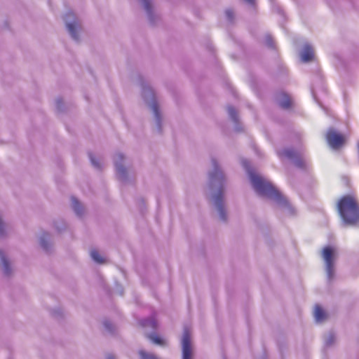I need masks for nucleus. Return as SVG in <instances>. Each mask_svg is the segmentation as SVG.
I'll return each instance as SVG.
<instances>
[{
  "mask_svg": "<svg viewBox=\"0 0 359 359\" xmlns=\"http://www.w3.org/2000/svg\"><path fill=\"white\" fill-rule=\"evenodd\" d=\"M242 164L246 170L255 192L260 196L273 201L288 215L294 213V208L287 199L266 179L255 174L250 168V162L243 160Z\"/></svg>",
  "mask_w": 359,
  "mask_h": 359,
  "instance_id": "obj_1",
  "label": "nucleus"
},
{
  "mask_svg": "<svg viewBox=\"0 0 359 359\" xmlns=\"http://www.w3.org/2000/svg\"><path fill=\"white\" fill-rule=\"evenodd\" d=\"M212 170L208 173L210 200L217 210L220 220L226 222L227 215L224 201V175L215 158L211 160Z\"/></svg>",
  "mask_w": 359,
  "mask_h": 359,
  "instance_id": "obj_2",
  "label": "nucleus"
},
{
  "mask_svg": "<svg viewBox=\"0 0 359 359\" xmlns=\"http://www.w3.org/2000/svg\"><path fill=\"white\" fill-rule=\"evenodd\" d=\"M337 208L346 224H354L359 220V206L353 197L343 196L337 203Z\"/></svg>",
  "mask_w": 359,
  "mask_h": 359,
  "instance_id": "obj_3",
  "label": "nucleus"
},
{
  "mask_svg": "<svg viewBox=\"0 0 359 359\" xmlns=\"http://www.w3.org/2000/svg\"><path fill=\"white\" fill-rule=\"evenodd\" d=\"M142 94L144 102L151 108L155 118L156 128L161 132V116L153 89L147 84L142 83Z\"/></svg>",
  "mask_w": 359,
  "mask_h": 359,
  "instance_id": "obj_4",
  "label": "nucleus"
},
{
  "mask_svg": "<svg viewBox=\"0 0 359 359\" xmlns=\"http://www.w3.org/2000/svg\"><path fill=\"white\" fill-rule=\"evenodd\" d=\"M277 154L280 159L287 158L290 160L296 167L300 169H306L307 163L300 151L292 148H286L278 150Z\"/></svg>",
  "mask_w": 359,
  "mask_h": 359,
  "instance_id": "obj_5",
  "label": "nucleus"
},
{
  "mask_svg": "<svg viewBox=\"0 0 359 359\" xmlns=\"http://www.w3.org/2000/svg\"><path fill=\"white\" fill-rule=\"evenodd\" d=\"M64 21L72 39L79 41V31L81 29V24L76 15L72 11H68L64 16Z\"/></svg>",
  "mask_w": 359,
  "mask_h": 359,
  "instance_id": "obj_6",
  "label": "nucleus"
},
{
  "mask_svg": "<svg viewBox=\"0 0 359 359\" xmlns=\"http://www.w3.org/2000/svg\"><path fill=\"white\" fill-rule=\"evenodd\" d=\"M334 250L327 246L323 249V258L325 262V271L328 281H332L334 277V269L333 263Z\"/></svg>",
  "mask_w": 359,
  "mask_h": 359,
  "instance_id": "obj_7",
  "label": "nucleus"
},
{
  "mask_svg": "<svg viewBox=\"0 0 359 359\" xmlns=\"http://www.w3.org/2000/svg\"><path fill=\"white\" fill-rule=\"evenodd\" d=\"M125 156L121 153H116L114 157V165L116 168V176L118 179L125 182L127 181V170L123 166Z\"/></svg>",
  "mask_w": 359,
  "mask_h": 359,
  "instance_id": "obj_8",
  "label": "nucleus"
},
{
  "mask_svg": "<svg viewBox=\"0 0 359 359\" xmlns=\"http://www.w3.org/2000/svg\"><path fill=\"white\" fill-rule=\"evenodd\" d=\"M326 139L328 144L334 149H339L344 142L343 136L338 133L334 128H330L328 130Z\"/></svg>",
  "mask_w": 359,
  "mask_h": 359,
  "instance_id": "obj_9",
  "label": "nucleus"
},
{
  "mask_svg": "<svg viewBox=\"0 0 359 359\" xmlns=\"http://www.w3.org/2000/svg\"><path fill=\"white\" fill-rule=\"evenodd\" d=\"M182 359H192V348L191 344V335L189 330L185 327L182 339Z\"/></svg>",
  "mask_w": 359,
  "mask_h": 359,
  "instance_id": "obj_10",
  "label": "nucleus"
},
{
  "mask_svg": "<svg viewBox=\"0 0 359 359\" xmlns=\"http://www.w3.org/2000/svg\"><path fill=\"white\" fill-rule=\"evenodd\" d=\"M313 49L312 46L308 43H306L300 53L301 60L303 62H308L313 59Z\"/></svg>",
  "mask_w": 359,
  "mask_h": 359,
  "instance_id": "obj_11",
  "label": "nucleus"
},
{
  "mask_svg": "<svg viewBox=\"0 0 359 359\" xmlns=\"http://www.w3.org/2000/svg\"><path fill=\"white\" fill-rule=\"evenodd\" d=\"M276 100L283 109H288L291 104V100L288 95L285 93H279L276 95Z\"/></svg>",
  "mask_w": 359,
  "mask_h": 359,
  "instance_id": "obj_12",
  "label": "nucleus"
},
{
  "mask_svg": "<svg viewBox=\"0 0 359 359\" xmlns=\"http://www.w3.org/2000/svg\"><path fill=\"white\" fill-rule=\"evenodd\" d=\"M147 13L149 20L151 24L155 22L154 21V14L153 13L152 6L150 2V0H140Z\"/></svg>",
  "mask_w": 359,
  "mask_h": 359,
  "instance_id": "obj_13",
  "label": "nucleus"
},
{
  "mask_svg": "<svg viewBox=\"0 0 359 359\" xmlns=\"http://www.w3.org/2000/svg\"><path fill=\"white\" fill-rule=\"evenodd\" d=\"M50 238L48 233H43L39 238L40 245L46 252H49L50 250Z\"/></svg>",
  "mask_w": 359,
  "mask_h": 359,
  "instance_id": "obj_14",
  "label": "nucleus"
},
{
  "mask_svg": "<svg viewBox=\"0 0 359 359\" xmlns=\"http://www.w3.org/2000/svg\"><path fill=\"white\" fill-rule=\"evenodd\" d=\"M0 259L3 266V271L6 276H9L11 273L9 262L6 257L4 252L0 249Z\"/></svg>",
  "mask_w": 359,
  "mask_h": 359,
  "instance_id": "obj_15",
  "label": "nucleus"
},
{
  "mask_svg": "<svg viewBox=\"0 0 359 359\" xmlns=\"http://www.w3.org/2000/svg\"><path fill=\"white\" fill-rule=\"evenodd\" d=\"M72 201V207L78 216H81L83 213V205L79 203V201L74 196L71 198Z\"/></svg>",
  "mask_w": 359,
  "mask_h": 359,
  "instance_id": "obj_16",
  "label": "nucleus"
},
{
  "mask_svg": "<svg viewBox=\"0 0 359 359\" xmlns=\"http://www.w3.org/2000/svg\"><path fill=\"white\" fill-rule=\"evenodd\" d=\"M314 317L316 322H321L325 317L324 311L319 305L315 306Z\"/></svg>",
  "mask_w": 359,
  "mask_h": 359,
  "instance_id": "obj_17",
  "label": "nucleus"
},
{
  "mask_svg": "<svg viewBox=\"0 0 359 359\" xmlns=\"http://www.w3.org/2000/svg\"><path fill=\"white\" fill-rule=\"evenodd\" d=\"M141 325L143 327H149L152 329L157 327V322L154 318L142 319L141 320Z\"/></svg>",
  "mask_w": 359,
  "mask_h": 359,
  "instance_id": "obj_18",
  "label": "nucleus"
},
{
  "mask_svg": "<svg viewBox=\"0 0 359 359\" xmlns=\"http://www.w3.org/2000/svg\"><path fill=\"white\" fill-rule=\"evenodd\" d=\"M227 111L231 119L235 123L236 125H237L238 123V118L236 110L232 106H229L227 107Z\"/></svg>",
  "mask_w": 359,
  "mask_h": 359,
  "instance_id": "obj_19",
  "label": "nucleus"
},
{
  "mask_svg": "<svg viewBox=\"0 0 359 359\" xmlns=\"http://www.w3.org/2000/svg\"><path fill=\"white\" fill-rule=\"evenodd\" d=\"M335 341V336L332 332H330L324 339L325 346L326 347L331 346Z\"/></svg>",
  "mask_w": 359,
  "mask_h": 359,
  "instance_id": "obj_20",
  "label": "nucleus"
},
{
  "mask_svg": "<svg viewBox=\"0 0 359 359\" xmlns=\"http://www.w3.org/2000/svg\"><path fill=\"white\" fill-rule=\"evenodd\" d=\"M90 257L94 262L98 264H102L104 262V259L96 250H92L90 251Z\"/></svg>",
  "mask_w": 359,
  "mask_h": 359,
  "instance_id": "obj_21",
  "label": "nucleus"
},
{
  "mask_svg": "<svg viewBox=\"0 0 359 359\" xmlns=\"http://www.w3.org/2000/svg\"><path fill=\"white\" fill-rule=\"evenodd\" d=\"M90 161L92 165L97 169L101 168V165L99 161L93 156L92 153H88Z\"/></svg>",
  "mask_w": 359,
  "mask_h": 359,
  "instance_id": "obj_22",
  "label": "nucleus"
},
{
  "mask_svg": "<svg viewBox=\"0 0 359 359\" xmlns=\"http://www.w3.org/2000/svg\"><path fill=\"white\" fill-rule=\"evenodd\" d=\"M103 325H104L105 330L107 332H109V333H113L114 332V326L113 323L110 320H105L103 322Z\"/></svg>",
  "mask_w": 359,
  "mask_h": 359,
  "instance_id": "obj_23",
  "label": "nucleus"
},
{
  "mask_svg": "<svg viewBox=\"0 0 359 359\" xmlns=\"http://www.w3.org/2000/svg\"><path fill=\"white\" fill-rule=\"evenodd\" d=\"M264 42L266 46H267L269 48H274V43L273 39L271 35L266 34L264 38Z\"/></svg>",
  "mask_w": 359,
  "mask_h": 359,
  "instance_id": "obj_24",
  "label": "nucleus"
},
{
  "mask_svg": "<svg viewBox=\"0 0 359 359\" xmlns=\"http://www.w3.org/2000/svg\"><path fill=\"white\" fill-rule=\"evenodd\" d=\"M149 339L156 344L163 345V340L155 334H150Z\"/></svg>",
  "mask_w": 359,
  "mask_h": 359,
  "instance_id": "obj_25",
  "label": "nucleus"
},
{
  "mask_svg": "<svg viewBox=\"0 0 359 359\" xmlns=\"http://www.w3.org/2000/svg\"><path fill=\"white\" fill-rule=\"evenodd\" d=\"M225 15L226 17V19L230 22H232L234 18L233 11L231 9H226L225 11Z\"/></svg>",
  "mask_w": 359,
  "mask_h": 359,
  "instance_id": "obj_26",
  "label": "nucleus"
},
{
  "mask_svg": "<svg viewBox=\"0 0 359 359\" xmlns=\"http://www.w3.org/2000/svg\"><path fill=\"white\" fill-rule=\"evenodd\" d=\"M63 105L62 100L61 98H58L56 100V107L58 111L62 110V107Z\"/></svg>",
  "mask_w": 359,
  "mask_h": 359,
  "instance_id": "obj_27",
  "label": "nucleus"
},
{
  "mask_svg": "<svg viewBox=\"0 0 359 359\" xmlns=\"http://www.w3.org/2000/svg\"><path fill=\"white\" fill-rule=\"evenodd\" d=\"M107 359H116L115 356L112 354H109L107 355Z\"/></svg>",
  "mask_w": 359,
  "mask_h": 359,
  "instance_id": "obj_28",
  "label": "nucleus"
},
{
  "mask_svg": "<svg viewBox=\"0 0 359 359\" xmlns=\"http://www.w3.org/2000/svg\"><path fill=\"white\" fill-rule=\"evenodd\" d=\"M245 2H247L249 4H253L254 0H244Z\"/></svg>",
  "mask_w": 359,
  "mask_h": 359,
  "instance_id": "obj_29",
  "label": "nucleus"
},
{
  "mask_svg": "<svg viewBox=\"0 0 359 359\" xmlns=\"http://www.w3.org/2000/svg\"><path fill=\"white\" fill-rule=\"evenodd\" d=\"M311 91H312L313 96L314 99L316 100V95H315L314 90H313V87L311 88Z\"/></svg>",
  "mask_w": 359,
  "mask_h": 359,
  "instance_id": "obj_30",
  "label": "nucleus"
},
{
  "mask_svg": "<svg viewBox=\"0 0 359 359\" xmlns=\"http://www.w3.org/2000/svg\"><path fill=\"white\" fill-rule=\"evenodd\" d=\"M236 130H241V128H238L237 126H236Z\"/></svg>",
  "mask_w": 359,
  "mask_h": 359,
  "instance_id": "obj_31",
  "label": "nucleus"
}]
</instances>
